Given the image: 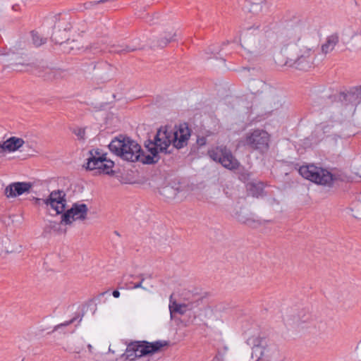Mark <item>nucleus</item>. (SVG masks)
<instances>
[{
  "label": "nucleus",
  "mask_w": 361,
  "mask_h": 361,
  "mask_svg": "<svg viewBox=\"0 0 361 361\" xmlns=\"http://www.w3.org/2000/svg\"><path fill=\"white\" fill-rule=\"evenodd\" d=\"M338 42V36L334 34L327 37L326 42L322 46V51L324 54L332 51Z\"/></svg>",
  "instance_id": "nucleus-14"
},
{
  "label": "nucleus",
  "mask_w": 361,
  "mask_h": 361,
  "mask_svg": "<svg viewBox=\"0 0 361 361\" xmlns=\"http://www.w3.org/2000/svg\"><path fill=\"white\" fill-rule=\"evenodd\" d=\"M112 295L114 298H118L120 296V292L117 290L113 291Z\"/></svg>",
  "instance_id": "nucleus-34"
},
{
  "label": "nucleus",
  "mask_w": 361,
  "mask_h": 361,
  "mask_svg": "<svg viewBox=\"0 0 361 361\" xmlns=\"http://www.w3.org/2000/svg\"><path fill=\"white\" fill-rule=\"evenodd\" d=\"M74 133L80 140H83L85 138V129L78 128L74 131Z\"/></svg>",
  "instance_id": "nucleus-23"
},
{
  "label": "nucleus",
  "mask_w": 361,
  "mask_h": 361,
  "mask_svg": "<svg viewBox=\"0 0 361 361\" xmlns=\"http://www.w3.org/2000/svg\"><path fill=\"white\" fill-rule=\"evenodd\" d=\"M87 348H88L89 352H90V353H92V349H93L92 345L91 344H88V345H87Z\"/></svg>",
  "instance_id": "nucleus-36"
},
{
  "label": "nucleus",
  "mask_w": 361,
  "mask_h": 361,
  "mask_svg": "<svg viewBox=\"0 0 361 361\" xmlns=\"http://www.w3.org/2000/svg\"><path fill=\"white\" fill-rule=\"evenodd\" d=\"M54 72L51 71V69H48L47 72L46 73V75L43 77L45 80H53L54 78Z\"/></svg>",
  "instance_id": "nucleus-26"
},
{
  "label": "nucleus",
  "mask_w": 361,
  "mask_h": 361,
  "mask_svg": "<svg viewBox=\"0 0 361 361\" xmlns=\"http://www.w3.org/2000/svg\"><path fill=\"white\" fill-rule=\"evenodd\" d=\"M247 1L252 4L251 9L253 11H257L258 8H259V10L260 11L262 9V5L263 4H265V2H266V0H247Z\"/></svg>",
  "instance_id": "nucleus-22"
},
{
  "label": "nucleus",
  "mask_w": 361,
  "mask_h": 361,
  "mask_svg": "<svg viewBox=\"0 0 361 361\" xmlns=\"http://www.w3.org/2000/svg\"><path fill=\"white\" fill-rule=\"evenodd\" d=\"M137 49V48L135 47H131L129 45H126L124 49L116 50V51H118V52H122V51L130 52V51H135Z\"/></svg>",
  "instance_id": "nucleus-24"
},
{
  "label": "nucleus",
  "mask_w": 361,
  "mask_h": 361,
  "mask_svg": "<svg viewBox=\"0 0 361 361\" xmlns=\"http://www.w3.org/2000/svg\"><path fill=\"white\" fill-rule=\"evenodd\" d=\"M168 345L169 342L166 341H157L152 343L147 341L131 343L127 346L121 357L126 360L133 361L138 357L157 353L162 348Z\"/></svg>",
  "instance_id": "nucleus-4"
},
{
  "label": "nucleus",
  "mask_w": 361,
  "mask_h": 361,
  "mask_svg": "<svg viewBox=\"0 0 361 361\" xmlns=\"http://www.w3.org/2000/svg\"><path fill=\"white\" fill-rule=\"evenodd\" d=\"M190 136V131L186 124L180 125L175 130L167 126H162L158 130L154 140L146 141L145 145L149 155L153 157V163H155L159 159V152H166L171 144L177 149L182 148L187 144Z\"/></svg>",
  "instance_id": "nucleus-2"
},
{
  "label": "nucleus",
  "mask_w": 361,
  "mask_h": 361,
  "mask_svg": "<svg viewBox=\"0 0 361 361\" xmlns=\"http://www.w3.org/2000/svg\"><path fill=\"white\" fill-rule=\"evenodd\" d=\"M110 151L128 161H141L152 164L153 157L145 155L141 147L135 141L128 137H116L109 145Z\"/></svg>",
  "instance_id": "nucleus-3"
},
{
  "label": "nucleus",
  "mask_w": 361,
  "mask_h": 361,
  "mask_svg": "<svg viewBox=\"0 0 361 361\" xmlns=\"http://www.w3.org/2000/svg\"><path fill=\"white\" fill-rule=\"evenodd\" d=\"M269 141V134L267 131L260 129H256L247 133L245 137V144L261 153H265L268 151Z\"/></svg>",
  "instance_id": "nucleus-6"
},
{
  "label": "nucleus",
  "mask_w": 361,
  "mask_h": 361,
  "mask_svg": "<svg viewBox=\"0 0 361 361\" xmlns=\"http://www.w3.org/2000/svg\"><path fill=\"white\" fill-rule=\"evenodd\" d=\"M310 319V315L305 310H291L283 317V321L286 325H299L307 322Z\"/></svg>",
  "instance_id": "nucleus-11"
},
{
  "label": "nucleus",
  "mask_w": 361,
  "mask_h": 361,
  "mask_svg": "<svg viewBox=\"0 0 361 361\" xmlns=\"http://www.w3.org/2000/svg\"><path fill=\"white\" fill-rule=\"evenodd\" d=\"M83 350V347L82 345L81 346H77L75 347L73 350H72V353H80L81 351Z\"/></svg>",
  "instance_id": "nucleus-31"
},
{
  "label": "nucleus",
  "mask_w": 361,
  "mask_h": 361,
  "mask_svg": "<svg viewBox=\"0 0 361 361\" xmlns=\"http://www.w3.org/2000/svg\"><path fill=\"white\" fill-rule=\"evenodd\" d=\"M60 224H62L61 222L57 223L56 221H50L49 222V227L54 230V231H58L59 227L60 226Z\"/></svg>",
  "instance_id": "nucleus-27"
},
{
  "label": "nucleus",
  "mask_w": 361,
  "mask_h": 361,
  "mask_svg": "<svg viewBox=\"0 0 361 361\" xmlns=\"http://www.w3.org/2000/svg\"><path fill=\"white\" fill-rule=\"evenodd\" d=\"M143 281H144V279H142L140 282L135 283L132 286V288H135H135H141L145 289V288H143L142 286Z\"/></svg>",
  "instance_id": "nucleus-30"
},
{
  "label": "nucleus",
  "mask_w": 361,
  "mask_h": 361,
  "mask_svg": "<svg viewBox=\"0 0 361 361\" xmlns=\"http://www.w3.org/2000/svg\"><path fill=\"white\" fill-rule=\"evenodd\" d=\"M248 190L253 197H256L262 196L264 192L263 186L261 183L249 184Z\"/></svg>",
  "instance_id": "nucleus-16"
},
{
  "label": "nucleus",
  "mask_w": 361,
  "mask_h": 361,
  "mask_svg": "<svg viewBox=\"0 0 361 361\" xmlns=\"http://www.w3.org/2000/svg\"><path fill=\"white\" fill-rule=\"evenodd\" d=\"M88 208L85 204L74 203L71 208L61 215V223L70 225L75 221H84L86 219Z\"/></svg>",
  "instance_id": "nucleus-8"
},
{
  "label": "nucleus",
  "mask_w": 361,
  "mask_h": 361,
  "mask_svg": "<svg viewBox=\"0 0 361 361\" xmlns=\"http://www.w3.org/2000/svg\"><path fill=\"white\" fill-rule=\"evenodd\" d=\"M73 322V319H71V320H70V321L66 322H64V323H63V324H59V325H57V326L55 327V330H56V329H59V328L60 326H68V325L71 324Z\"/></svg>",
  "instance_id": "nucleus-32"
},
{
  "label": "nucleus",
  "mask_w": 361,
  "mask_h": 361,
  "mask_svg": "<svg viewBox=\"0 0 361 361\" xmlns=\"http://www.w3.org/2000/svg\"><path fill=\"white\" fill-rule=\"evenodd\" d=\"M43 200L44 199L35 198V202H36V203L39 204L41 202H43Z\"/></svg>",
  "instance_id": "nucleus-37"
},
{
  "label": "nucleus",
  "mask_w": 361,
  "mask_h": 361,
  "mask_svg": "<svg viewBox=\"0 0 361 361\" xmlns=\"http://www.w3.org/2000/svg\"><path fill=\"white\" fill-rule=\"evenodd\" d=\"M300 174L314 183L331 188L337 180V176L330 171L314 164L302 166L299 169Z\"/></svg>",
  "instance_id": "nucleus-5"
},
{
  "label": "nucleus",
  "mask_w": 361,
  "mask_h": 361,
  "mask_svg": "<svg viewBox=\"0 0 361 361\" xmlns=\"http://www.w3.org/2000/svg\"><path fill=\"white\" fill-rule=\"evenodd\" d=\"M301 28L295 27L275 33L265 25H254L245 30L240 37L242 47L248 54H258L269 44H273L285 53V64L301 71L310 69L315 59L313 47L305 46L301 41Z\"/></svg>",
  "instance_id": "nucleus-1"
},
{
  "label": "nucleus",
  "mask_w": 361,
  "mask_h": 361,
  "mask_svg": "<svg viewBox=\"0 0 361 361\" xmlns=\"http://www.w3.org/2000/svg\"><path fill=\"white\" fill-rule=\"evenodd\" d=\"M208 154L214 161H218L226 169H235L239 165L238 160L226 147L220 146L212 149L208 152Z\"/></svg>",
  "instance_id": "nucleus-7"
},
{
  "label": "nucleus",
  "mask_w": 361,
  "mask_h": 361,
  "mask_svg": "<svg viewBox=\"0 0 361 361\" xmlns=\"http://www.w3.org/2000/svg\"><path fill=\"white\" fill-rule=\"evenodd\" d=\"M252 350H253L254 352H257V351H259V350L262 352V348H261V347H259V346H255V347H254V348H252Z\"/></svg>",
  "instance_id": "nucleus-35"
},
{
  "label": "nucleus",
  "mask_w": 361,
  "mask_h": 361,
  "mask_svg": "<svg viewBox=\"0 0 361 361\" xmlns=\"http://www.w3.org/2000/svg\"><path fill=\"white\" fill-rule=\"evenodd\" d=\"M90 157L87 159V162L92 161L94 162L95 160L102 159L106 157V154L100 152L98 149H92L90 152Z\"/></svg>",
  "instance_id": "nucleus-18"
},
{
  "label": "nucleus",
  "mask_w": 361,
  "mask_h": 361,
  "mask_svg": "<svg viewBox=\"0 0 361 361\" xmlns=\"http://www.w3.org/2000/svg\"><path fill=\"white\" fill-rule=\"evenodd\" d=\"M114 161L108 159L106 157L102 159L95 160L87 163V169L90 170H97L99 173L110 174L113 173Z\"/></svg>",
  "instance_id": "nucleus-12"
},
{
  "label": "nucleus",
  "mask_w": 361,
  "mask_h": 361,
  "mask_svg": "<svg viewBox=\"0 0 361 361\" xmlns=\"http://www.w3.org/2000/svg\"><path fill=\"white\" fill-rule=\"evenodd\" d=\"M6 152L4 142H0V157H4Z\"/></svg>",
  "instance_id": "nucleus-28"
},
{
  "label": "nucleus",
  "mask_w": 361,
  "mask_h": 361,
  "mask_svg": "<svg viewBox=\"0 0 361 361\" xmlns=\"http://www.w3.org/2000/svg\"><path fill=\"white\" fill-rule=\"evenodd\" d=\"M32 43L35 47H39L44 44L46 43L47 39L42 37L39 34H38L37 32H32Z\"/></svg>",
  "instance_id": "nucleus-19"
},
{
  "label": "nucleus",
  "mask_w": 361,
  "mask_h": 361,
  "mask_svg": "<svg viewBox=\"0 0 361 361\" xmlns=\"http://www.w3.org/2000/svg\"><path fill=\"white\" fill-rule=\"evenodd\" d=\"M6 152H13L18 150L25 144L23 139L18 137H11L3 141Z\"/></svg>",
  "instance_id": "nucleus-13"
},
{
  "label": "nucleus",
  "mask_w": 361,
  "mask_h": 361,
  "mask_svg": "<svg viewBox=\"0 0 361 361\" xmlns=\"http://www.w3.org/2000/svg\"><path fill=\"white\" fill-rule=\"evenodd\" d=\"M161 194L167 199L173 198L177 195V190L171 186H165L161 189Z\"/></svg>",
  "instance_id": "nucleus-17"
},
{
  "label": "nucleus",
  "mask_w": 361,
  "mask_h": 361,
  "mask_svg": "<svg viewBox=\"0 0 361 361\" xmlns=\"http://www.w3.org/2000/svg\"><path fill=\"white\" fill-rule=\"evenodd\" d=\"M356 352H357L358 357L361 360V339L356 347Z\"/></svg>",
  "instance_id": "nucleus-29"
},
{
  "label": "nucleus",
  "mask_w": 361,
  "mask_h": 361,
  "mask_svg": "<svg viewBox=\"0 0 361 361\" xmlns=\"http://www.w3.org/2000/svg\"><path fill=\"white\" fill-rule=\"evenodd\" d=\"M169 308L171 314L173 313L184 314L188 310V306L187 305L178 303L176 301L172 300V295L170 297Z\"/></svg>",
  "instance_id": "nucleus-15"
},
{
  "label": "nucleus",
  "mask_w": 361,
  "mask_h": 361,
  "mask_svg": "<svg viewBox=\"0 0 361 361\" xmlns=\"http://www.w3.org/2000/svg\"><path fill=\"white\" fill-rule=\"evenodd\" d=\"M285 104L284 101H283L281 99H278L276 102H274V109L278 110L280 108H282L283 105Z\"/></svg>",
  "instance_id": "nucleus-25"
},
{
  "label": "nucleus",
  "mask_w": 361,
  "mask_h": 361,
  "mask_svg": "<svg viewBox=\"0 0 361 361\" xmlns=\"http://www.w3.org/2000/svg\"><path fill=\"white\" fill-rule=\"evenodd\" d=\"M174 34L172 33H168L164 37H161L160 39L157 42V47H164L166 46L168 43H169L173 39Z\"/></svg>",
  "instance_id": "nucleus-20"
},
{
  "label": "nucleus",
  "mask_w": 361,
  "mask_h": 361,
  "mask_svg": "<svg viewBox=\"0 0 361 361\" xmlns=\"http://www.w3.org/2000/svg\"><path fill=\"white\" fill-rule=\"evenodd\" d=\"M43 203L55 210L57 214H63L66 205V194L61 190L52 191Z\"/></svg>",
  "instance_id": "nucleus-9"
},
{
  "label": "nucleus",
  "mask_w": 361,
  "mask_h": 361,
  "mask_svg": "<svg viewBox=\"0 0 361 361\" xmlns=\"http://www.w3.org/2000/svg\"><path fill=\"white\" fill-rule=\"evenodd\" d=\"M91 49H95L96 52H97V51H103L105 49L104 48L97 47H94V46H92Z\"/></svg>",
  "instance_id": "nucleus-33"
},
{
  "label": "nucleus",
  "mask_w": 361,
  "mask_h": 361,
  "mask_svg": "<svg viewBox=\"0 0 361 361\" xmlns=\"http://www.w3.org/2000/svg\"><path fill=\"white\" fill-rule=\"evenodd\" d=\"M353 216L357 219H361V202H355L352 207Z\"/></svg>",
  "instance_id": "nucleus-21"
},
{
  "label": "nucleus",
  "mask_w": 361,
  "mask_h": 361,
  "mask_svg": "<svg viewBox=\"0 0 361 361\" xmlns=\"http://www.w3.org/2000/svg\"><path fill=\"white\" fill-rule=\"evenodd\" d=\"M32 184L28 182H16L8 185L5 188V195L7 197H16L24 193L29 192Z\"/></svg>",
  "instance_id": "nucleus-10"
}]
</instances>
